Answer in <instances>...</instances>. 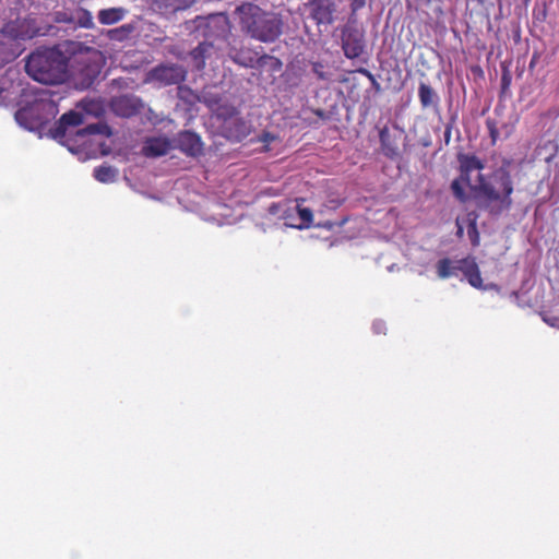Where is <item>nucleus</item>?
Returning a JSON list of instances; mask_svg holds the SVG:
<instances>
[{
  "label": "nucleus",
  "mask_w": 559,
  "mask_h": 559,
  "mask_svg": "<svg viewBox=\"0 0 559 559\" xmlns=\"http://www.w3.org/2000/svg\"><path fill=\"white\" fill-rule=\"evenodd\" d=\"M457 162L460 176L450 186L457 201L466 203L471 200L479 211L492 217H499L503 212L511 210L514 186L509 162H504L490 174H478L475 183L471 182V174L484 169L481 159L476 155L460 153Z\"/></svg>",
  "instance_id": "f257e3e1"
},
{
  "label": "nucleus",
  "mask_w": 559,
  "mask_h": 559,
  "mask_svg": "<svg viewBox=\"0 0 559 559\" xmlns=\"http://www.w3.org/2000/svg\"><path fill=\"white\" fill-rule=\"evenodd\" d=\"M25 71L41 84H62L70 78L69 58L57 47L38 48L27 57Z\"/></svg>",
  "instance_id": "f03ea898"
},
{
  "label": "nucleus",
  "mask_w": 559,
  "mask_h": 559,
  "mask_svg": "<svg viewBox=\"0 0 559 559\" xmlns=\"http://www.w3.org/2000/svg\"><path fill=\"white\" fill-rule=\"evenodd\" d=\"M284 25L280 13L262 10L258 5H250L240 16L241 31L264 44L275 43L283 35Z\"/></svg>",
  "instance_id": "7ed1b4c3"
},
{
  "label": "nucleus",
  "mask_w": 559,
  "mask_h": 559,
  "mask_svg": "<svg viewBox=\"0 0 559 559\" xmlns=\"http://www.w3.org/2000/svg\"><path fill=\"white\" fill-rule=\"evenodd\" d=\"M84 117L81 112L70 110L63 114L55 128L50 130L53 139L67 144L70 151H74V147L70 145L72 135H74V143L78 147L86 146L91 140V136L102 135L108 138L111 135L110 127L104 122L91 123L82 129L72 132L70 129L79 127L83 123Z\"/></svg>",
  "instance_id": "20e7f679"
},
{
  "label": "nucleus",
  "mask_w": 559,
  "mask_h": 559,
  "mask_svg": "<svg viewBox=\"0 0 559 559\" xmlns=\"http://www.w3.org/2000/svg\"><path fill=\"white\" fill-rule=\"evenodd\" d=\"M182 27L193 39L217 45L229 33V21L224 13L197 15L185 21Z\"/></svg>",
  "instance_id": "39448f33"
},
{
  "label": "nucleus",
  "mask_w": 559,
  "mask_h": 559,
  "mask_svg": "<svg viewBox=\"0 0 559 559\" xmlns=\"http://www.w3.org/2000/svg\"><path fill=\"white\" fill-rule=\"evenodd\" d=\"M102 55L95 49L87 48L73 57L70 76L80 90L90 88L102 72Z\"/></svg>",
  "instance_id": "423d86ee"
},
{
  "label": "nucleus",
  "mask_w": 559,
  "mask_h": 559,
  "mask_svg": "<svg viewBox=\"0 0 559 559\" xmlns=\"http://www.w3.org/2000/svg\"><path fill=\"white\" fill-rule=\"evenodd\" d=\"M308 17L311 19L318 27L331 26L336 21L338 11V0H309L305 3Z\"/></svg>",
  "instance_id": "0eeeda50"
},
{
  "label": "nucleus",
  "mask_w": 559,
  "mask_h": 559,
  "mask_svg": "<svg viewBox=\"0 0 559 559\" xmlns=\"http://www.w3.org/2000/svg\"><path fill=\"white\" fill-rule=\"evenodd\" d=\"M187 69L177 63H163L147 72L144 82H156L159 85H176L183 82L187 78Z\"/></svg>",
  "instance_id": "6e6552de"
},
{
  "label": "nucleus",
  "mask_w": 559,
  "mask_h": 559,
  "mask_svg": "<svg viewBox=\"0 0 559 559\" xmlns=\"http://www.w3.org/2000/svg\"><path fill=\"white\" fill-rule=\"evenodd\" d=\"M342 49L347 59L359 58L366 47L364 31L355 22H347L341 33Z\"/></svg>",
  "instance_id": "1a4fd4ad"
},
{
  "label": "nucleus",
  "mask_w": 559,
  "mask_h": 559,
  "mask_svg": "<svg viewBox=\"0 0 559 559\" xmlns=\"http://www.w3.org/2000/svg\"><path fill=\"white\" fill-rule=\"evenodd\" d=\"M217 51V45H213L210 41L198 40V45L187 53L179 52L175 53V56L180 60H187L189 58L192 70L203 71L205 69L206 61L212 59Z\"/></svg>",
  "instance_id": "9d476101"
},
{
  "label": "nucleus",
  "mask_w": 559,
  "mask_h": 559,
  "mask_svg": "<svg viewBox=\"0 0 559 559\" xmlns=\"http://www.w3.org/2000/svg\"><path fill=\"white\" fill-rule=\"evenodd\" d=\"M173 148L179 150L187 156L198 157L203 154V142L198 133L183 130L173 139Z\"/></svg>",
  "instance_id": "9b49d317"
},
{
  "label": "nucleus",
  "mask_w": 559,
  "mask_h": 559,
  "mask_svg": "<svg viewBox=\"0 0 559 559\" xmlns=\"http://www.w3.org/2000/svg\"><path fill=\"white\" fill-rule=\"evenodd\" d=\"M0 34L9 40H25L33 38L37 32L27 19H15L0 28Z\"/></svg>",
  "instance_id": "f8f14e48"
},
{
  "label": "nucleus",
  "mask_w": 559,
  "mask_h": 559,
  "mask_svg": "<svg viewBox=\"0 0 559 559\" xmlns=\"http://www.w3.org/2000/svg\"><path fill=\"white\" fill-rule=\"evenodd\" d=\"M46 112V120H49L50 117H53L57 112L56 105L50 100H40L35 103L29 108H23L19 110L15 115L16 120L22 123L24 119L33 118L37 112Z\"/></svg>",
  "instance_id": "ddd939ff"
},
{
  "label": "nucleus",
  "mask_w": 559,
  "mask_h": 559,
  "mask_svg": "<svg viewBox=\"0 0 559 559\" xmlns=\"http://www.w3.org/2000/svg\"><path fill=\"white\" fill-rule=\"evenodd\" d=\"M173 147V141L167 138H148L142 146V155L147 157H159L166 155Z\"/></svg>",
  "instance_id": "4468645a"
},
{
  "label": "nucleus",
  "mask_w": 559,
  "mask_h": 559,
  "mask_svg": "<svg viewBox=\"0 0 559 559\" xmlns=\"http://www.w3.org/2000/svg\"><path fill=\"white\" fill-rule=\"evenodd\" d=\"M150 8L159 14H168L192 5L197 0H146Z\"/></svg>",
  "instance_id": "2eb2a0df"
},
{
  "label": "nucleus",
  "mask_w": 559,
  "mask_h": 559,
  "mask_svg": "<svg viewBox=\"0 0 559 559\" xmlns=\"http://www.w3.org/2000/svg\"><path fill=\"white\" fill-rule=\"evenodd\" d=\"M462 273L467 280L468 284L475 288L487 290V287H483V278L480 275L479 267L474 258L462 259Z\"/></svg>",
  "instance_id": "dca6fc26"
},
{
  "label": "nucleus",
  "mask_w": 559,
  "mask_h": 559,
  "mask_svg": "<svg viewBox=\"0 0 559 559\" xmlns=\"http://www.w3.org/2000/svg\"><path fill=\"white\" fill-rule=\"evenodd\" d=\"M225 132L227 139L240 142L250 133V127L241 118H233L225 122Z\"/></svg>",
  "instance_id": "f3484780"
},
{
  "label": "nucleus",
  "mask_w": 559,
  "mask_h": 559,
  "mask_svg": "<svg viewBox=\"0 0 559 559\" xmlns=\"http://www.w3.org/2000/svg\"><path fill=\"white\" fill-rule=\"evenodd\" d=\"M177 96L179 102L185 106L186 111H188L190 115L197 114L199 111V94L191 87L187 85H179L177 88Z\"/></svg>",
  "instance_id": "a211bd4d"
},
{
  "label": "nucleus",
  "mask_w": 559,
  "mask_h": 559,
  "mask_svg": "<svg viewBox=\"0 0 559 559\" xmlns=\"http://www.w3.org/2000/svg\"><path fill=\"white\" fill-rule=\"evenodd\" d=\"M139 104L127 95L115 97L111 100V109L121 117H131L138 112Z\"/></svg>",
  "instance_id": "6ab92c4d"
},
{
  "label": "nucleus",
  "mask_w": 559,
  "mask_h": 559,
  "mask_svg": "<svg viewBox=\"0 0 559 559\" xmlns=\"http://www.w3.org/2000/svg\"><path fill=\"white\" fill-rule=\"evenodd\" d=\"M418 98L424 109L432 108L435 111L439 110L440 97L428 83L419 82Z\"/></svg>",
  "instance_id": "aec40b11"
},
{
  "label": "nucleus",
  "mask_w": 559,
  "mask_h": 559,
  "mask_svg": "<svg viewBox=\"0 0 559 559\" xmlns=\"http://www.w3.org/2000/svg\"><path fill=\"white\" fill-rule=\"evenodd\" d=\"M229 58L243 68H253L257 64V56L247 48H231L228 51Z\"/></svg>",
  "instance_id": "412c9836"
},
{
  "label": "nucleus",
  "mask_w": 559,
  "mask_h": 559,
  "mask_svg": "<svg viewBox=\"0 0 559 559\" xmlns=\"http://www.w3.org/2000/svg\"><path fill=\"white\" fill-rule=\"evenodd\" d=\"M462 259L457 261H452L449 258L440 259L436 264L437 275L440 278L456 276L457 272L462 271Z\"/></svg>",
  "instance_id": "4be33fe9"
},
{
  "label": "nucleus",
  "mask_w": 559,
  "mask_h": 559,
  "mask_svg": "<svg viewBox=\"0 0 559 559\" xmlns=\"http://www.w3.org/2000/svg\"><path fill=\"white\" fill-rule=\"evenodd\" d=\"M379 140L383 154L389 158H395L399 156V147L386 127L379 132Z\"/></svg>",
  "instance_id": "5701e85b"
},
{
  "label": "nucleus",
  "mask_w": 559,
  "mask_h": 559,
  "mask_svg": "<svg viewBox=\"0 0 559 559\" xmlns=\"http://www.w3.org/2000/svg\"><path fill=\"white\" fill-rule=\"evenodd\" d=\"M198 94L200 103L210 109H214L222 102V96L214 86H204Z\"/></svg>",
  "instance_id": "b1692460"
},
{
  "label": "nucleus",
  "mask_w": 559,
  "mask_h": 559,
  "mask_svg": "<svg viewBox=\"0 0 559 559\" xmlns=\"http://www.w3.org/2000/svg\"><path fill=\"white\" fill-rule=\"evenodd\" d=\"M126 11L121 8L103 9L98 12V21L103 25H111L121 21Z\"/></svg>",
  "instance_id": "393cba45"
},
{
  "label": "nucleus",
  "mask_w": 559,
  "mask_h": 559,
  "mask_svg": "<svg viewBox=\"0 0 559 559\" xmlns=\"http://www.w3.org/2000/svg\"><path fill=\"white\" fill-rule=\"evenodd\" d=\"M93 176L102 183H109L117 179L118 170L112 166L104 164L94 168Z\"/></svg>",
  "instance_id": "a878e982"
},
{
  "label": "nucleus",
  "mask_w": 559,
  "mask_h": 559,
  "mask_svg": "<svg viewBox=\"0 0 559 559\" xmlns=\"http://www.w3.org/2000/svg\"><path fill=\"white\" fill-rule=\"evenodd\" d=\"M255 67L265 69L270 72L277 73L283 68V62L280 58L264 53L257 58Z\"/></svg>",
  "instance_id": "bb28decb"
},
{
  "label": "nucleus",
  "mask_w": 559,
  "mask_h": 559,
  "mask_svg": "<svg viewBox=\"0 0 559 559\" xmlns=\"http://www.w3.org/2000/svg\"><path fill=\"white\" fill-rule=\"evenodd\" d=\"M296 211H297L298 218L300 219V223L298 225H293V226L298 229L310 228L313 223L312 210L309 207H304V206H301L300 203H297Z\"/></svg>",
  "instance_id": "cd10ccee"
},
{
  "label": "nucleus",
  "mask_w": 559,
  "mask_h": 559,
  "mask_svg": "<svg viewBox=\"0 0 559 559\" xmlns=\"http://www.w3.org/2000/svg\"><path fill=\"white\" fill-rule=\"evenodd\" d=\"M72 21L82 28L91 29L94 27L93 16L91 12L84 8H79L74 11Z\"/></svg>",
  "instance_id": "c85d7f7f"
},
{
  "label": "nucleus",
  "mask_w": 559,
  "mask_h": 559,
  "mask_svg": "<svg viewBox=\"0 0 559 559\" xmlns=\"http://www.w3.org/2000/svg\"><path fill=\"white\" fill-rule=\"evenodd\" d=\"M468 225H467V235L471 240L472 246H479V233L477 228V214L472 212L468 213Z\"/></svg>",
  "instance_id": "c756f323"
},
{
  "label": "nucleus",
  "mask_w": 559,
  "mask_h": 559,
  "mask_svg": "<svg viewBox=\"0 0 559 559\" xmlns=\"http://www.w3.org/2000/svg\"><path fill=\"white\" fill-rule=\"evenodd\" d=\"M134 31V26L131 24L122 25L118 28H114L109 31V37L114 40H123L126 39L132 32Z\"/></svg>",
  "instance_id": "7c9ffc66"
},
{
  "label": "nucleus",
  "mask_w": 559,
  "mask_h": 559,
  "mask_svg": "<svg viewBox=\"0 0 559 559\" xmlns=\"http://www.w3.org/2000/svg\"><path fill=\"white\" fill-rule=\"evenodd\" d=\"M325 67L322 62L316 61L311 63V71L317 79L328 81L331 79V73L326 72Z\"/></svg>",
  "instance_id": "2f4dec72"
},
{
  "label": "nucleus",
  "mask_w": 559,
  "mask_h": 559,
  "mask_svg": "<svg viewBox=\"0 0 559 559\" xmlns=\"http://www.w3.org/2000/svg\"><path fill=\"white\" fill-rule=\"evenodd\" d=\"M143 118H145V120L152 126H156L163 121V118L159 115L155 114L150 107L145 108L142 104V119Z\"/></svg>",
  "instance_id": "473e14b6"
},
{
  "label": "nucleus",
  "mask_w": 559,
  "mask_h": 559,
  "mask_svg": "<svg viewBox=\"0 0 559 559\" xmlns=\"http://www.w3.org/2000/svg\"><path fill=\"white\" fill-rule=\"evenodd\" d=\"M356 72L365 75L368 79V82L371 83V86L376 93H380L382 91L380 83L377 81L376 76L368 69L358 68L356 70Z\"/></svg>",
  "instance_id": "72a5a7b5"
},
{
  "label": "nucleus",
  "mask_w": 559,
  "mask_h": 559,
  "mask_svg": "<svg viewBox=\"0 0 559 559\" xmlns=\"http://www.w3.org/2000/svg\"><path fill=\"white\" fill-rule=\"evenodd\" d=\"M349 1V8H350V14L348 22H355L356 23V14L359 10H361L366 5V0H348Z\"/></svg>",
  "instance_id": "f704fd0d"
},
{
  "label": "nucleus",
  "mask_w": 559,
  "mask_h": 559,
  "mask_svg": "<svg viewBox=\"0 0 559 559\" xmlns=\"http://www.w3.org/2000/svg\"><path fill=\"white\" fill-rule=\"evenodd\" d=\"M455 122H456V115L454 114L450 117L449 121L445 124V129H444V133H443V139H444L445 145L450 144L452 129L454 128Z\"/></svg>",
  "instance_id": "c9c22d12"
},
{
  "label": "nucleus",
  "mask_w": 559,
  "mask_h": 559,
  "mask_svg": "<svg viewBox=\"0 0 559 559\" xmlns=\"http://www.w3.org/2000/svg\"><path fill=\"white\" fill-rule=\"evenodd\" d=\"M512 76L508 70H503L501 75V93H506L511 85Z\"/></svg>",
  "instance_id": "e433bc0d"
},
{
  "label": "nucleus",
  "mask_w": 559,
  "mask_h": 559,
  "mask_svg": "<svg viewBox=\"0 0 559 559\" xmlns=\"http://www.w3.org/2000/svg\"><path fill=\"white\" fill-rule=\"evenodd\" d=\"M346 219H342L340 223H334L332 221H324V222H319L316 227H319V228H325L328 230H331L333 229L335 226H343L345 224Z\"/></svg>",
  "instance_id": "4c0bfd02"
},
{
  "label": "nucleus",
  "mask_w": 559,
  "mask_h": 559,
  "mask_svg": "<svg viewBox=\"0 0 559 559\" xmlns=\"http://www.w3.org/2000/svg\"><path fill=\"white\" fill-rule=\"evenodd\" d=\"M486 126L488 128V131H489V134H490V138L492 139V141L495 142L499 135V132L496 128V122L490 120V119H487L486 120Z\"/></svg>",
  "instance_id": "58836bf2"
},
{
  "label": "nucleus",
  "mask_w": 559,
  "mask_h": 559,
  "mask_svg": "<svg viewBox=\"0 0 559 559\" xmlns=\"http://www.w3.org/2000/svg\"><path fill=\"white\" fill-rule=\"evenodd\" d=\"M275 139H276V136L270 132H263L260 136V141L264 142V143H270V142L274 141Z\"/></svg>",
  "instance_id": "ea45409f"
},
{
  "label": "nucleus",
  "mask_w": 559,
  "mask_h": 559,
  "mask_svg": "<svg viewBox=\"0 0 559 559\" xmlns=\"http://www.w3.org/2000/svg\"><path fill=\"white\" fill-rule=\"evenodd\" d=\"M484 287H487V289H499L498 285L495 283H490L488 285H485Z\"/></svg>",
  "instance_id": "a19ab883"
},
{
  "label": "nucleus",
  "mask_w": 559,
  "mask_h": 559,
  "mask_svg": "<svg viewBox=\"0 0 559 559\" xmlns=\"http://www.w3.org/2000/svg\"><path fill=\"white\" fill-rule=\"evenodd\" d=\"M277 211V205L276 204H272L270 207H269V212L272 213V214H275Z\"/></svg>",
  "instance_id": "79ce46f5"
},
{
  "label": "nucleus",
  "mask_w": 559,
  "mask_h": 559,
  "mask_svg": "<svg viewBox=\"0 0 559 559\" xmlns=\"http://www.w3.org/2000/svg\"><path fill=\"white\" fill-rule=\"evenodd\" d=\"M457 225V236L461 237L463 235V227L456 222Z\"/></svg>",
  "instance_id": "37998d69"
},
{
  "label": "nucleus",
  "mask_w": 559,
  "mask_h": 559,
  "mask_svg": "<svg viewBox=\"0 0 559 559\" xmlns=\"http://www.w3.org/2000/svg\"><path fill=\"white\" fill-rule=\"evenodd\" d=\"M536 59H537V56H536V55H534V56L532 57V60H531V63H530V67H531V68L534 66V63H535Z\"/></svg>",
  "instance_id": "c03bdc74"
},
{
  "label": "nucleus",
  "mask_w": 559,
  "mask_h": 559,
  "mask_svg": "<svg viewBox=\"0 0 559 559\" xmlns=\"http://www.w3.org/2000/svg\"><path fill=\"white\" fill-rule=\"evenodd\" d=\"M423 145H424V146H429V145H430V141H424V142H423Z\"/></svg>",
  "instance_id": "a18cd8bd"
},
{
  "label": "nucleus",
  "mask_w": 559,
  "mask_h": 559,
  "mask_svg": "<svg viewBox=\"0 0 559 559\" xmlns=\"http://www.w3.org/2000/svg\"><path fill=\"white\" fill-rule=\"evenodd\" d=\"M380 324H373V328L377 329V330H380Z\"/></svg>",
  "instance_id": "49530a36"
},
{
  "label": "nucleus",
  "mask_w": 559,
  "mask_h": 559,
  "mask_svg": "<svg viewBox=\"0 0 559 559\" xmlns=\"http://www.w3.org/2000/svg\"><path fill=\"white\" fill-rule=\"evenodd\" d=\"M380 324H373V328L377 329V330H380Z\"/></svg>",
  "instance_id": "de8ad7c7"
},
{
  "label": "nucleus",
  "mask_w": 559,
  "mask_h": 559,
  "mask_svg": "<svg viewBox=\"0 0 559 559\" xmlns=\"http://www.w3.org/2000/svg\"><path fill=\"white\" fill-rule=\"evenodd\" d=\"M530 1H531V0H523V3H524L525 5H527Z\"/></svg>",
  "instance_id": "09e8293b"
}]
</instances>
